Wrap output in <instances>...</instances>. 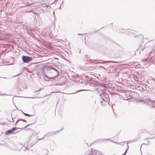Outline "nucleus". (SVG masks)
Masks as SVG:
<instances>
[{"instance_id":"1","label":"nucleus","mask_w":155,"mask_h":155,"mask_svg":"<svg viewBox=\"0 0 155 155\" xmlns=\"http://www.w3.org/2000/svg\"><path fill=\"white\" fill-rule=\"evenodd\" d=\"M53 71H51V78H54L57 77L58 75V71L54 68H53Z\"/></svg>"},{"instance_id":"2","label":"nucleus","mask_w":155,"mask_h":155,"mask_svg":"<svg viewBox=\"0 0 155 155\" xmlns=\"http://www.w3.org/2000/svg\"><path fill=\"white\" fill-rule=\"evenodd\" d=\"M22 59L23 61L25 63H29L32 60L31 58L27 56H23L22 57Z\"/></svg>"},{"instance_id":"3","label":"nucleus","mask_w":155,"mask_h":155,"mask_svg":"<svg viewBox=\"0 0 155 155\" xmlns=\"http://www.w3.org/2000/svg\"><path fill=\"white\" fill-rule=\"evenodd\" d=\"M18 128L16 127H13L12 128L11 130H9L8 131H6L5 132V134L6 135H8L9 134H12L13 132L14 131L16 130Z\"/></svg>"},{"instance_id":"4","label":"nucleus","mask_w":155,"mask_h":155,"mask_svg":"<svg viewBox=\"0 0 155 155\" xmlns=\"http://www.w3.org/2000/svg\"><path fill=\"white\" fill-rule=\"evenodd\" d=\"M107 102L104 100H103L101 102V104L102 106H104L107 105Z\"/></svg>"},{"instance_id":"5","label":"nucleus","mask_w":155,"mask_h":155,"mask_svg":"<svg viewBox=\"0 0 155 155\" xmlns=\"http://www.w3.org/2000/svg\"><path fill=\"white\" fill-rule=\"evenodd\" d=\"M24 114L26 116H28V117H29L30 116V115L28 114H25V113H24Z\"/></svg>"},{"instance_id":"6","label":"nucleus","mask_w":155,"mask_h":155,"mask_svg":"<svg viewBox=\"0 0 155 155\" xmlns=\"http://www.w3.org/2000/svg\"><path fill=\"white\" fill-rule=\"evenodd\" d=\"M127 150L126 151H125V152L122 155H125L126 153H127Z\"/></svg>"},{"instance_id":"7","label":"nucleus","mask_w":155,"mask_h":155,"mask_svg":"<svg viewBox=\"0 0 155 155\" xmlns=\"http://www.w3.org/2000/svg\"><path fill=\"white\" fill-rule=\"evenodd\" d=\"M114 62L115 63H120V62Z\"/></svg>"},{"instance_id":"8","label":"nucleus","mask_w":155,"mask_h":155,"mask_svg":"<svg viewBox=\"0 0 155 155\" xmlns=\"http://www.w3.org/2000/svg\"><path fill=\"white\" fill-rule=\"evenodd\" d=\"M18 121H17V122H16V123H15V124H17V123H18Z\"/></svg>"}]
</instances>
